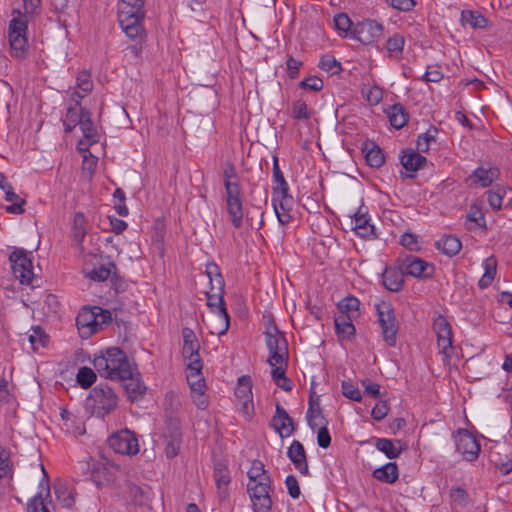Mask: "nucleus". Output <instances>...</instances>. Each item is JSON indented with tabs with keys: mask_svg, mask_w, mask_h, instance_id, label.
Here are the masks:
<instances>
[{
	"mask_svg": "<svg viewBox=\"0 0 512 512\" xmlns=\"http://www.w3.org/2000/svg\"><path fill=\"white\" fill-rule=\"evenodd\" d=\"M347 315H338L334 319L336 334L341 340H348L354 336L356 329Z\"/></svg>",
	"mask_w": 512,
	"mask_h": 512,
	"instance_id": "obj_27",
	"label": "nucleus"
},
{
	"mask_svg": "<svg viewBox=\"0 0 512 512\" xmlns=\"http://www.w3.org/2000/svg\"><path fill=\"white\" fill-rule=\"evenodd\" d=\"M181 438L180 433L176 429L174 434L171 436V440L167 443L165 448L166 456L169 458H173L178 455L180 451Z\"/></svg>",
	"mask_w": 512,
	"mask_h": 512,
	"instance_id": "obj_57",
	"label": "nucleus"
},
{
	"mask_svg": "<svg viewBox=\"0 0 512 512\" xmlns=\"http://www.w3.org/2000/svg\"><path fill=\"white\" fill-rule=\"evenodd\" d=\"M285 484L288 490L289 495L296 499L300 495V487L298 481L295 476L289 475L286 477Z\"/></svg>",
	"mask_w": 512,
	"mask_h": 512,
	"instance_id": "obj_64",
	"label": "nucleus"
},
{
	"mask_svg": "<svg viewBox=\"0 0 512 512\" xmlns=\"http://www.w3.org/2000/svg\"><path fill=\"white\" fill-rule=\"evenodd\" d=\"M456 450L466 461H474L480 452V444L475 436L467 430H459L455 437Z\"/></svg>",
	"mask_w": 512,
	"mask_h": 512,
	"instance_id": "obj_15",
	"label": "nucleus"
},
{
	"mask_svg": "<svg viewBox=\"0 0 512 512\" xmlns=\"http://www.w3.org/2000/svg\"><path fill=\"white\" fill-rule=\"evenodd\" d=\"M373 477L381 482L392 484L397 481L399 472L395 462H389L373 471Z\"/></svg>",
	"mask_w": 512,
	"mask_h": 512,
	"instance_id": "obj_30",
	"label": "nucleus"
},
{
	"mask_svg": "<svg viewBox=\"0 0 512 512\" xmlns=\"http://www.w3.org/2000/svg\"><path fill=\"white\" fill-rule=\"evenodd\" d=\"M400 160L403 168L407 172H410L409 174H405V177L408 178H412L414 176V172L421 169L427 162V159L424 156L412 149L402 151Z\"/></svg>",
	"mask_w": 512,
	"mask_h": 512,
	"instance_id": "obj_18",
	"label": "nucleus"
},
{
	"mask_svg": "<svg viewBox=\"0 0 512 512\" xmlns=\"http://www.w3.org/2000/svg\"><path fill=\"white\" fill-rule=\"evenodd\" d=\"M461 247V241L452 235H447L436 242V248L449 257L455 256Z\"/></svg>",
	"mask_w": 512,
	"mask_h": 512,
	"instance_id": "obj_33",
	"label": "nucleus"
},
{
	"mask_svg": "<svg viewBox=\"0 0 512 512\" xmlns=\"http://www.w3.org/2000/svg\"><path fill=\"white\" fill-rule=\"evenodd\" d=\"M109 446L119 454L135 455L139 451L135 434L127 429L114 433L108 439Z\"/></svg>",
	"mask_w": 512,
	"mask_h": 512,
	"instance_id": "obj_13",
	"label": "nucleus"
},
{
	"mask_svg": "<svg viewBox=\"0 0 512 512\" xmlns=\"http://www.w3.org/2000/svg\"><path fill=\"white\" fill-rule=\"evenodd\" d=\"M95 370L110 380L125 379L132 375V366L127 355L118 347H110L93 359Z\"/></svg>",
	"mask_w": 512,
	"mask_h": 512,
	"instance_id": "obj_2",
	"label": "nucleus"
},
{
	"mask_svg": "<svg viewBox=\"0 0 512 512\" xmlns=\"http://www.w3.org/2000/svg\"><path fill=\"white\" fill-rule=\"evenodd\" d=\"M292 117L297 120H308L311 113L303 100H296L292 103Z\"/></svg>",
	"mask_w": 512,
	"mask_h": 512,
	"instance_id": "obj_55",
	"label": "nucleus"
},
{
	"mask_svg": "<svg viewBox=\"0 0 512 512\" xmlns=\"http://www.w3.org/2000/svg\"><path fill=\"white\" fill-rule=\"evenodd\" d=\"M466 220L468 222L475 223L478 227L486 228V222L484 214L477 204H472L469 208V211L466 215Z\"/></svg>",
	"mask_w": 512,
	"mask_h": 512,
	"instance_id": "obj_53",
	"label": "nucleus"
},
{
	"mask_svg": "<svg viewBox=\"0 0 512 512\" xmlns=\"http://www.w3.org/2000/svg\"><path fill=\"white\" fill-rule=\"evenodd\" d=\"M111 322V312L101 307H84L77 317L76 325L79 335L83 339H88L93 334L102 330Z\"/></svg>",
	"mask_w": 512,
	"mask_h": 512,
	"instance_id": "obj_3",
	"label": "nucleus"
},
{
	"mask_svg": "<svg viewBox=\"0 0 512 512\" xmlns=\"http://www.w3.org/2000/svg\"><path fill=\"white\" fill-rule=\"evenodd\" d=\"M389 412V406L386 401L378 402L371 411V416L376 421H381Z\"/></svg>",
	"mask_w": 512,
	"mask_h": 512,
	"instance_id": "obj_63",
	"label": "nucleus"
},
{
	"mask_svg": "<svg viewBox=\"0 0 512 512\" xmlns=\"http://www.w3.org/2000/svg\"><path fill=\"white\" fill-rule=\"evenodd\" d=\"M50 503H46L42 494L39 493L29 500L27 503V511L28 512H50L49 505Z\"/></svg>",
	"mask_w": 512,
	"mask_h": 512,
	"instance_id": "obj_56",
	"label": "nucleus"
},
{
	"mask_svg": "<svg viewBox=\"0 0 512 512\" xmlns=\"http://www.w3.org/2000/svg\"><path fill=\"white\" fill-rule=\"evenodd\" d=\"M27 21L22 17H14L8 28V37L11 47V54L15 58H24L28 52V41L26 37Z\"/></svg>",
	"mask_w": 512,
	"mask_h": 512,
	"instance_id": "obj_8",
	"label": "nucleus"
},
{
	"mask_svg": "<svg viewBox=\"0 0 512 512\" xmlns=\"http://www.w3.org/2000/svg\"><path fill=\"white\" fill-rule=\"evenodd\" d=\"M114 268L115 265L112 262H107L106 264L93 268L87 276L93 281L103 282L109 278Z\"/></svg>",
	"mask_w": 512,
	"mask_h": 512,
	"instance_id": "obj_45",
	"label": "nucleus"
},
{
	"mask_svg": "<svg viewBox=\"0 0 512 512\" xmlns=\"http://www.w3.org/2000/svg\"><path fill=\"white\" fill-rule=\"evenodd\" d=\"M438 130L435 127L429 128L425 133L420 134L417 139L418 152H427L431 142L436 141Z\"/></svg>",
	"mask_w": 512,
	"mask_h": 512,
	"instance_id": "obj_47",
	"label": "nucleus"
},
{
	"mask_svg": "<svg viewBox=\"0 0 512 512\" xmlns=\"http://www.w3.org/2000/svg\"><path fill=\"white\" fill-rule=\"evenodd\" d=\"M28 340L31 344L32 350L37 351L40 347H44L47 341L45 333L39 326L32 327L31 333L28 335Z\"/></svg>",
	"mask_w": 512,
	"mask_h": 512,
	"instance_id": "obj_51",
	"label": "nucleus"
},
{
	"mask_svg": "<svg viewBox=\"0 0 512 512\" xmlns=\"http://www.w3.org/2000/svg\"><path fill=\"white\" fill-rule=\"evenodd\" d=\"M206 273L210 282V290L205 292L207 301L206 304L209 307L211 313H224V310H227L223 297L224 280L216 265L208 266Z\"/></svg>",
	"mask_w": 512,
	"mask_h": 512,
	"instance_id": "obj_6",
	"label": "nucleus"
},
{
	"mask_svg": "<svg viewBox=\"0 0 512 512\" xmlns=\"http://www.w3.org/2000/svg\"><path fill=\"white\" fill-rule=\"evenodd\" d=\"M95 381L96 374L91 368L86 366L79 368L77 373V382L82 388L87 389L91 387Z\"/></svg>",
	"mask_w": 512,
	"mask_h": 512,
	"instance_id": "obj_49",
	"label": "nucleus"
},
{
	"mask_svg": "<svg viewBox=\"0 0 512 512\" xmlns=\"http://www.w3.org/2000/svg\"><path fill=\"white\" fill-rule=\"evenodd\" d=\"M334 25L335 28L340 32V34H343V36H348L349 34L352 35V21L345 13H339L334 16Z\"/></svg>",
	"mask_w": 512,
	"mask_h": 512,
	"instance_id": "obj_52",
	"label": "nucleus"
},
{
	"mask_svg": "<svg viewBox=\"0 0 512 512\" xmlns=\"http://www.w3.org/2000/svg\"><path fill=\"white\" fill-rule=\"evenodd\" d=\"M247 476L249 478V482L271 480L263 462L260 460H254L252 462L251 467L247 472Z\"/></svg>",
	"mask_w": 512,
	"mask_h": 512,
	"instance_id": "obj_41",
	"label": "nucleus"
},
{
	"mask_svg": "<svg viewBox=\"0 0 512 512\" xmlns=\"http://www.w3.org/2000/svg\"><path fill=\"white\" fill-rule=\"evenodd\" d=\"M93 89V83L90 78V74L86 71H82L78 74L76 79V85L72 88L71 97L82 99L87 96Z\"/></svg>",
	"mask_w": 512,
	"mask_h": 512,
	"instance_id": "obj_28",
	"label": "nucleus"
},
{
	"mask_svg": "<svg viewBox=\"0 0 512 512\" xmlns=\"http://www.w3.org/2000/svg\"><path fill=\"white\" fill-rule=\"evenodd\" d=\"M121 381H124V389L127 393L128 398L131 401H136L141 399L145 392H146V385L140 378V374L134 375L132 372V375L125 379H120Z\"/></svg>",
	"mask_w": 512,
	"mask_h": 512,
	"instance_id": "obj_22",
	"label": "nucleus"
},
{
	"mask_svg": "<svg viewBox=\"0 0 512 512\" xmlns=\"http://www.w3.org/2000/svg\"><path fill=\"white\" fill-rule=\"evenodd\" d=\"M360 302L355 297H346L338 303L339 315H347L351 319H355L359 315Z\"/></svg>",
	"mask_w": 512,
	"mask_h": 512,
	"instance_id": "obj_36",
	"label": "nucleus"
},
{
	"mask_svg": "<svg viewBox=\"0 0 512 512\" xmlns=\"http://www.w3.org/2000/svg\"><path fill=\"white\" fill-rule=\"evenodd\" d=\"M307 422L311 429L327 426V420L324 417L319 405L310 397L309 408L307 410Z\"/></svg>",
	"mask_w": 512,
	"mask_h": 512,
	"instance_id": "obj_32",
	"label": "nucleus"
},
{
	"mask_svg": "<svg viewBox=\"0 0 512 512\" xmlns=\"http://www.w3.org/2000/svg\"><path fill=\"white\" fill-rule=\"evenodd\" d=\"M376 448L384 453L389 459L397 458L401 451L400 441H396V444L387 438H378L375 443Z\"/></svg>",
	"mask_w": 512,
	"mask_h": 512,
	"instance_id": "obj_34",
	"label": "nucleus"
},
{
	"mask_svg": "<svg viewBox=\"0 0 512 512\" xmlns=\"http://www.w3.org/2000/svg\"><path fill=\"white\" fill-rule=\"evenodd\" d=\"M450 500L452 505L461 508L468 506L470 502L467 491L461 487H455L450 490Z\"/></svg>",
	"mask_w": 512,
	"mask_h": 512,
	"instance_id": "obj_50",
	"label": "nucleus"
},
{
	"mask_svg": "<svg viewBox=\"0 0 512 512\" xmlns=\"http://www.w3.org/2000/svg\"><path fill=\"white\" fill-rule=\"evenodd\" d=\"M407 120L408 115L400 104H395L390 108L389 121L391 126L400 129L407 123Z\"/></svg>",
	"mask_w": 512,
	"mask_h": 512,
	"instance_id": "obj_42",
	"label": "nucleus"
},
{
	"mask_svg": "<svg viewBox=\"0 0 512 512\" xmlns=\"http://www.w3.org/2000/svg\"><path fill=\"white\" fill-rule=\"evenodd\" d=\"M271 480L248 482L249 493L254 512H270L272 500L270 497Z\"/></svg>",
	"mask_w": 512,
	"mask_h": 512,
	"instance_id": "obj_11",
	"label": "nucleus"
},
{
	"mask_svg": "<svg viewBox=\"0 0 512 512\" xmlns=\"http://www.w3.org/2000/svg\"><path fill=\"white\" fill-rule=\"evenodd\" d=\"M496 267H497V261L493 256L488 257L484 261L485 272L479 280L480 288H487L489 285H491L492 281L494 280L495 274H496Z\"/></svg>",
	"mask_w": 512,
	"mask_h": 512,
	"instance_id": "obj_39",
	"label": "nucleus"
},
{
	"mask_svg": "<svg viewBox=\"0 0 512 512\" xmlns=\"http://www.w3.org/2000/svg\"><path fill=\"white\" fill-rule=\"evenodd\" d=\"M182 338V355L184 359L187 361L200 358V343L197 339L195 332L192 329L185 327L182 329Z\"/></svg>",
	"mask_w": 512,
	"mask_h": 512,
	"instance_id": "obj_19",
	"label": "nucleus"
},
{
	"mask_svg": "<svg viewBox=\"0 0 512 512\" xmlns=\"http://www.w3.org/2000/svg\"><path fill=\"white\" fill-rule=\"evenodd\" d=\"M319 67L332 75L341 71V64L332 55H324L319 63Z\"/></svg>",
	"mask_w": 512,
	"mask_h": 512,
	"instance_id": "obj_54",
	"label": "nucleus"
},
{
	"mask_svg": "<svg viewBox=\"0 0 512 512\" xmlns=\"http://www.w3.org/2000/svg\"><path fill=\"white\" fill-rule=\"evenodd\" d=\"M235 396L239 401H248V399H252V381L249 376H241L238 379Z\"/></svg>",
	"mask_w": 512,
	"mask_h": 512,
	"instance_id": "obj_40",
	"label": "nucleus"
},
{
	"mask_svg": "<svg viewBox=\"0 0 512 512\" xmlns=\"http://www.w3.org/2000/svg\"><path fill=\"white\" fill-rule=\"evenodd\" d=\"M206 326L212 335H224L230 326V318L227 310H224V313H211V315L208 317Z\"/></svg>",
	"mask_w": 512,
	"mask_h": 512,
	"instance_id": "obj_21",
	"label": "nucleus"
},
{
	"mask_svg": "<svg viewBox=\"0 0 512 512\" xmlns=\"http://www.w3.org/2000/svg\"><path fill=\"white\" fill-rule=\"evenodd\" d=\"M287 455L295 468L303 475L308 474V463L304 446L298 440H294L288 448Z\"/></svg>",
	"mask_w": 512,
	"mask_h": 512,
	"instance_id": "obj_20",
	"label": "nucleus"
},
{
	"mask_svg": "<svg viewBox=\"0 0 512 512\" xmlns=\"http://www.w3.org/2000/svg\"><path fill=\"white\" fill-rule=\"evenodd\" d=\"M497 177L496 169L478 168L473 172L472 178L475 183H479L481 187H488Z\"/></svg>",
	"mask_w": 512,
	"mask_h": 512,
	"instance_id": "obj_44",
	"label": "nucleus"
},
{
	"mask_svg": "<svg viewBox=\"0 0 512 512\" xmlns=\"http://www.w3.org/2000/svg\"><path fill=\"white\" fill-rule=\"evenodd\" d=\"M272 427L281 438L289 437L295 429L293 419L279 404L276 405L275 415L272 418Z\"/></svg>",
	"mask_w": 512,
	"mask_h": 512,
	"instance_id": "obj_17",
	"label": "nucleus"
},
{
	"mask_svg": "<svg viewBox=\"0 0 512 512\" xmlns=\"http://www.w3.org/2000/svg\"><path fill=\"white\" fill-rule=\"evenodd\" d=\"M461 21L473 28H484L487 25V19L478 12L464 10L461 13Z\"/></svg>",
	"mask_w": 512,
	"mask_h": 512,
	"instance_id": "obj_43",
	"label": "nucleus"
},
{
	"mask_svg": "<svg viewBox=\"0 0 512 512\" xmlns=\"http://www.w3.org/2000/svg\"><path fill=\"white\" fill-rule=\"evenodd\" d=\"M398 261L404 273L415 278H429L435 271L432 263L413 255H406L399 258Z\"/></svg>",
	"mask_w": 512,
	"mask_h": 512,
	"instance_id": "obj_12",
	"label": "nucleus"
},
{
	"mask_svg": "<svg viewBox=\"0 0 512 512\" xmlns=\"http://www.w3.org/2000/svg\"><path fill=\"white\" fill-rule=\"evenodd\" d=\"M272 202L278 221L282 225H287L288 223H290L292 219V215L290 213L291 206L293 204L292 196H290L288 192L273 193Z\"/></svg>",
	"mask_w": 512,
	"mask_h": 512,
	"instance_id": "obj_16",
	"label": "nucleus"
},
{
	"mask_svg": "<svg viewBox=\"0 0 512 512\" xmlns=\"http://www.w3.org/2000/svg\"><path fill=\"white\" fill-rule=\"evenodd\" d=\"M56 500L64 508H71L75 502L73 492L62 483L54 485Z\"/></svg>",
	"mask_w": 512,
	"mask_h": 512,
	"instance_id": "obj_37",
	"label": "nucleus"
},
{
	"mask_svg": "<svg viewBox=\"0 0 512 512\" xmlns=\"http://www.w3.org/2000/svg\"><path fill=\"white\" fill-rule=\"evenodd\" d=\"M382 34V24L370 19L357 23L352 30V38L365 45L377 41Z\"/></svg>",
	"mask_w": 512,
	"mask_h": 512,
	"instance_id": "obj_14",
	"label": "nucleus"
},
{
	"mask_svg": "<svg viewBox=\"0 0 512 512\" xmlns=\"http://www.w3.org/2000/svg\"><path fill=\"white\" fill-rule=\"evenodd\" d=\"M87 221L86 217L82 212H77L74 215L73 219V226H72V238L73 242L78 246L81 247L82 242L86 236L87 233Z\"/></svg>",
	"mask_w": 512,
	"mask_h": 512,
	"instance_id": "obj_31",
	"label": "nucleus"
},
{
	"mask_svg": "<svg viewBox=\"0 0 512 512\" xmlns=\"http://www.w3.org/2000/svg\"><path fill=\"white\" fill-rule=\"evenodd\" d=\"M223 185L227 212L234 227L240 228L243 221L242 187L235 165L225 162L222 166Z\"/></svg>",
	"mask_w": 512,
	"mask_h": 512,
	"instance_id": "obj_1",
	"label": "nucleus"
},
{
	"mask_svg": "<svg viewBox=\"0 0 512 512\" xmlns=\"http://www.w3.org/2000/svg\"><path fill=\"white\" fill-rule=\"evenodd\" d=\"M145 16L143 6H128L118 4V21L129 38H139L143 35L142 21Z\"/></svg>",
	"mask_w": 512,
	"mask_h": 512,
	"instance_id": "obj_4",
	"label": "nucleus"
},
{
	"mask_svg": "<svg viewBox=\"0 0 512 512\" xmlns=\"http://www.w3.org/2000/svg\"><path fill=\"white\" fill-rule=\"evenodd\" d=\"M342 393L345 397L353 400V401H361L362 395L360 390L354 386L351 382L343 381L342 382Z\"/></svg>",
	"mask_w": 512,
	"mask_h": 512,
	"instance_id": "obj_60",
	"label": "nucleus"
},
{
	"mask_svg": "<svg viewBox=\"0 0 512 512\" xmlns=\"http://www.w3.org/2000/svg\"><path fill=\"white\" fill-rule=\"evenodd\" d=\"M9 260L15 278L19 279L22 284H30L34 276L31 253L24 249H15Z\"/></svg>",
	"mask_w": 512,
	"mask_h": 512,
	"instance_id": "obj_10",
	"label": "nucleus"
},
{
	"mask_svg": "<svg viewBox=\"0 0 512 512\" xmlns=\"http://www.w3.org/2000/svg\"><path fill=\"white\" fill-rule=\"evenodd\" d=\"M80 129L83 133V140L79 141V148L83 145L90 146L94 143H97L99 141V134L97 132V129L91 120V114L89 111L87 113H84V117L80 123Z\"/></svg>",
	"mask_w": 512,
	"mask_h": 512,
	"instance_id": "obj_23",
	"label": "nucleus"
},
{
	"mask_svg": "<svg viewBox=\"0 0 512 512\" xmlns=\"http://www.w3.org/2000/svg\"><path fill=\"white\" fill-rule=\"evenodd\" d=\"M72 100L74 101V105L68 107L65 118L63 119L65 132H71L77 125H80L84 113H87V110L81 107L80 99L72 98Z\"/></svg>",
	"mask_w": 512,
	"mask_h": 512,
	"instance_id": "obj_24",
	"label": "nucleus"
},
{
	"mask_svg": "<svg viewBox=\"0 0 512 512\" xmlns=\"http://www.w3.org/2000/svg\"><path fill=\"white\" fill-rule=\"evenodd\" d=\"M323 81L317 76H309L300 82V87L313 91H320L323 89Z\"/></svg>",
	"mask_w": 512,
	"mask_h": 512,
	"instance_id": "obj_61",
	"label": "nucleus"
},
{
	"mask_svg": "<svg viewBox=\"0 0 512 512\" xmlns=\"http://www.w3.org/2000/svg\"><path fill=\"white\" fill-rule=\"evenodd\" d=\"M205 388L206 387H200L197 388V390H191V397L194 402V404L201 410H204L208 407V398L205 395Z\"/></svg>",
	"mask_w": 512,
	"mask_h": 512,
	"instance_id": "obj_59",
	"label": "nucleus"
},
{
	"mask_svg": "<svg viewBox=\"0 0 512 512\" xmlns=\"http://www.w3.org/2000/svg\"><path fill=\"white\" fill-rule=\"evenodd\" d=\"M405 40L403 35L394 34L386 41V49L390 57L400 59L403 53Z\"/></svg>",
	"mask_w": 512,
	"mask_h": 512,
	"instance_id": "obj_38",
	"label": "nucleus"
},
{
	"mask_svg": "<svg viewBox=\"0 0 512 512\" xmlns=\"http://www.w3.org/2000/svg\"><path fill=\"white\" fill-rule=\"evenodd\" d=\"M434 330H435L437 336H451L452 335L451 326H450L449 322L446 320V318L443 317L442 315H439L434 320Z\"/></svg>",
	"mask_w": 512,
	"mask_h": 512,
	"instance_id": "obj_58",
	"label": "nucleus"
},
{
	"mask_svg": "<svg viewBox=\"0 0 512 512\" xmlns=\"http://www.w3.org/2000/svg\"><path fill=\"white\" fill-rule=\"evenodd\" d=\"M365 159L368 165L374 168H379L385 162L382 150L376 145H372V147L366 151Z\"/></svg>",
	"mask_w": 512,
	"mask_h": 512,
	"instance_id": "obj_48",
	"label": "nucleus"
},
{
	"mask_svg": "<svg viewBox=\"0 0 512 512\" xmlns=\"http://www.w3.org/2000/svg\"><path fill=\"white\" fill-rule=\"evenodd\" d=\"M273 179H274V183H275V186L273 187V193L288 192V184L283 176L282 171L279 168L277 157H274Z\"/></svg>",
	"mask_w": 512,
	"mask_h": 512,
	"instance_id": "obj_46",
	"label": "nucleus"
},
{
	"mask_svg": "<svg viewBox=\"0 0 512 512\" xmlns=\"http://www.w3.org/2000/svg\"><path fill=\"white\" fill-rule=\"evenodd\" d=\"M266 345L269 349L268 362L271 366L282 364L287 355V341L273 321L265 327Z\"/></svg>",
	"mask_w": 512,
	"mask_h": 512,
	"instance_id": "obj_7",
	"label": "nucleus"
},
{
	"mask_svg": "<svg viewBox=\"0 0 512 512\" xmlns=\"http://www.w3.org/2000/svg\"><path fill=\"white\" fill-rule=\"evenodd\" d=\"M5 191V200L12 204L6 207V211L12 214H21L24 212L23 205L25 200L20 198L14 191L11 185H7Z\"/></svg>",
	"mask_w": 512,
	"mask_h": 512,
	"instance_id": "obj_35",
	"label": "nucleus"
},
{
	"mask_svg": "<svg viewBox=\"0 0 512 512\" xmlns=\"http://www.w3.org/2000/svg\"><path fill=\"white\" fill-rule=\"evenodd\" d=\"M404 274L401 268H386L382 275L385 288L392 292L400 291L404 285Z\"/></svg>",
	"mask_w": 512,
	"mask_h": 512,
	"instance_id": "obj_26",
	"label": "nucleus"
},
{
	"mask_svg": "<svg viewBox=\"0 0 512 512\" xmlns=\"http://www.w3.org/2000/svg\"><path fill=\"white\" fill-rule=\"evenodd\" d=\"M88 402L93 415L103 418L116 408L118 398L111 387L99 384L90 391Z\"/></svg>",
	"mask_w": 512,
	"mask_h": 512,
	"instance_id": "obj_5",
	"label": "nucleus"
},
{
	"mask_svg": "<svg viewBox=\"0 0 512 512\" xmlns=\"http://www.w3.org/2000/svg\"><path fill=\"white\" fill-rule=\"evenodd\" d=\"M356 234L362 238H367L374 235V226L370 224V218L367 211H363V207H359L358 211L354 213V227Z\"/></svg>",
	"mask_w": 512,
	"mask_h": 512,
	"instance_id": "obj_25",
	"label": "nucleus"
},
{
	"mask_svg": "<svg viewBox=\"0 0 512 512\" xmlns=\"http://www.w3.org/2000/svg\"><path fill=\"white\" fill-rule=\"evenodd\" d=\"M488 203L493 210H499L502 206L504 192L498 188L496 191H488Z\"/></svg>",
	"mask_w": 512,
	"mask_h": 512,
	"instance_id": "obj_62",
	"label": "nucleus"
},
{
	"mask_svg": "<svg viewBox=\"0 0 512 512\" xmlns=\"http://www.w3.org/2000/svg\"><path fill=\"white\" fill-rule=\"evenodd\" d=\"M214 479L220 499H226L228 496V485L230 483V474L228 468L224 465H216L214 470Z\"/></svg>",
	"mask_w": 512,
	"mask_h": 512,
	"instance_id": "obj_29",
	"label": "nucleus"
},
{
	"mask_svg": "<svg viewBox=\"0 0 512 512\" xmlns=\"http://www.w3.org/2000/svg\"><path fill=\"white\" fill-rule=\"evenodd\" d=\"M378 314V322L382 328V334L384 341L391 347L396 344V335L398 332V326L394 309L389 302H381L376 305Z\"/></svg>",
	"mask_w": 512,
	"mask_h": 512,
	"instance_id": "obj_9",
	"label": "nucleus"
}]
</instances>
